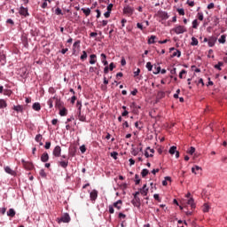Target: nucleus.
<instances>
[{"label":"nucleus","instance_id":"nucleus-1","mask_svg":"<svg viewBox=\"0 0 227 227\" xmlns=\"http://www.w3.org/2000/svg\"><path fill=\"white\" fill-rule=\"evenodd\" d=\"M173 31L176 35H184V33H187V28L184 26L178 25L173 28Z\"/></svg>","mask_w":227,"mask_h":227},{"label":"nucleus","instance_id":"nucleus-2","mask_svg":"<svg viewBox=\"0 0 227 227\" xmlns=\"http://www.w3.org/2000/svg\"><path fill=\"white\" fill-rule=\"evenodd\" d=\"M134 7L130 6V5H125L123 8V13L125 15H128V17H132V15H134Z\"/></svg>","mask_w":227,"mask_h":227},{"label":"nucleus","instance_id":"nucleus-3","mask_svg":"<svg viewBox=\"0 0 227 227\" xmlns=\"http://www.w3.org/2000/svg\"><path fill=\"white\" fill-rule=\"evenodd\" d=\"M168 153H170V155H175L176 153V159H178V157H180V152L176 151V146L175 145L169 148Z\"/></svg>","mask_w":227,"mask_h":227},{"label":"nucleus","instance_id":"nucleus-4","mask_svg":"<svg viewBox=\"0 0 227 227\" xmlns=\"http://www.w3.org/2000/svg\"><path fill=\"white\" fill-rule=\"evenodd\" d=\"M71 221L70 215L68 213L64 214L60 219H59V223H69Z\"/></svg>","mask_w":227,"mask_h":227},{"label":"nucleus","instance_id":"nucleus-5","mask_svg":"<svg viewBox=\"0 0 227 227\" xmlns=\"http://www.w3.org/2000/svg\"><path fill=\"white\" fill-rule=\"evenodd\" d=\"M52 154L54 155V157H61V146L59 145L55 146V148L53 149Z\"/></svg>","mask_w":227,"mask_h":227},{"label":"nucleus","instance_id":"nucleus-6","mask_svg":"<svg viewBox=\"0 0 227 227\" xmlns=\"http://www.w3.org/2000/svg\"><path fill=\"white\" fill-rule=\"evenodd\" d=\"M19 13H20V15H22L23 17L29 16V12H27V8H26L24 6L20 7Z\"/></svg>","mask_w":227,"mask_h":227},{"label":"nucleus","instance_id":"nucleus-7","mask_svg":"<svg viewBox=\"0 0 227 227\" xmlns=\"http://www.w3.org/2000/svg\"><path fill=\"white\" fill-rule=\"evenodd\" d=\"M59 166H60V168H63L64 169H67V168H68V159H60V160H59Z\"/></svg>","mask_w":227,"mask_h":227},{"label":"nucleus","instance_id":"nucleus-8","mask_svg":"<svg viewBox=\"0 0 227 227\" xmlns=\"http://www.w3.org/2000/svg\"><path fill=\"white\" fill-rule=\"evenodd\" d=\"M90 200L96 201L97 198H98V191L93 190L92 192H90Z\"/></svg>","mask_w":227,"mask_h":227},{"label":"nucleus","instance_id":"nucleus-9","mask_svg":"<svg viewBox=\"0 0 227 227\" xmlns=\"http://www.w3.org/2000/svg\"><path fill=\"white\" fill-rule=\"evenodd\" d=\"M132 205L134 207H141V199L139 197H134V199L131 200Z\"/></svg>","mask_w":227,"mask_h":227},{"label":"nucleus","instance_id":"nucleus-10","mask_svg":"<svg viewBox=\"0 0 227 227\" xmlns=\"http://www.w3.org/2000/svg\"><path fill=\"white\" fill-rule=\"evenodd\" d=\"M53 100H55V107H59V109L63 107V102H61V99L58 98V97L54 96Z\"/></svg>","mask_w":227,"mask_h":227},{"label":"nucleus","instance_id":"nucleus-11","mask_svg":"<svg viewBox=\"0 0 227 227\" xmlns=\"http://www.w3.org/2000/svg\"><path fill=\"white\" fill-rule=\"evenodd\" d=\"M215 42H217V37L211 36L208 38V47H214L215 45Z\"/></svg>","mask_w":227,"mask_h":227},{"label":"nucleus","instance_id":"nucleus-12","mask_svg":"<svg viewBox=\"0 0 227 227\" xmlns=\"http://www.w3.org/2000/svg\"><path fill=\"white\" fill-rule=\"evenodd\" d=\"M140 194L142 196H147L148 195V188L146 187V184H144L142 188L139 189Z\"/></svg>","mask_w":227,"mask_h":227},{"label":"nucleus","instance_id":"nucleus-13","mask_svg":"<svg viewBox=\"0 0 227 227\" xmlns=\"http://www.w3.org/2000/svg\"><path fill=\"white\" fill-rule=\"evenodd\" d=\"M187 205H190V207H192V208H196V204L194 203V199L193 198H190L187 200L186 201Z\"/></svg>","mask_w":227,"mask_h":227},{"label":"nucleus","instance_id":"nucleus-14","mask_svg":"<svg viewBox=\"0 0 227 227\" xmlns=\"http://www.w3.org/2000/svg\"><path fill=\"white\" fill-rule=\"evenodd\" d=\"M95 63H97V55L91 54L90 56V65H95Z\"/></svg>","mask_w":227,"mask_h":227},{"label":"nucleus","instance_id":"nucleus-15","mask_svg":"<svg viewBox=\"0 0 227 227\" xmlns=\"http://www.w3.org/2000/svg\"><path fill=\"white\" fill-rule=\"evenodd\" d=\"M42 162H47L49 160V153H43L41 156Z\"/></svg>","mask_w":227,"mask_h":227},{"label":"nucleus","instance_id":"nucleus-16","mask_svg":"<svg viewBox=\"0 0 227 227\" xmlns=\"http://www.w3.org/2000/svg\"><path fill=\"white\" fill-rule=\"evenodd\" d=\"M121 200H117L116 202L114 203V208H116L117 210H120L121 208Z\"/></svg>","mask_w":227,"mask_h":227},{"label":"nucleus","instance_id":"nucleus-17","mask_svg":"<svg viewBox=\"0 0 227 227\" xmlns=\"http://www.w3.org/2000/svg\"><path fill=\"white\" fill-rule=\"evenodd\" d=\"M15 209L13 208H10L8 211H7V215L8 217H15Z\"/></svg>","mask_w":227,"mask_h":227},{"label":"nucleus","instance_id":"nucleus-18","mask_svg":"<svg viewBox=\"0 0 227 227\" xmlns=\"http://www.w3.org/2000/svg\"><path fill=\"white\" fill-rule=\"evenodd\" d=\"M82 12H83V13H84V15H86V17H90V14L91 13V9L82 8Z\"/></svg>","mask_w":227,"mask_h":227},{"label":"nucleus","instance_id":"nucleus-19","mask_svg":"<svg viewBox=\"0 0 227 227\" xmlns=\"http://www.w3.org/2000/svg\"><path fill=\"white\" fill-rule=\"evenodd\" d=\"M13 110L17 113H22V111H24V108L22 107V106L18 105L13 106Z\"/></svg>","mask_w":227,"mask_h":227},{"label":"nucleus","instance_id":"nucleus-20","mask_svg":"<svg viewBox=\"0 0 227 227\" xmlns=\"http://www.w3.org/2000/svg\"><path fill=\"white\" fill-rule=\"evenodd\" d=\"M4 171L5 173H8V175H15V171H13L12 168L8 166L4 168Z\"/></svg>","mask_w":227,"mask_h":227},{"label":"nucleus","instance_id":"nucleus-21","mask_svg":"<svg viewBox=\"0 0 227 227\" xmlns=\"http://www.w3.org/2000/svg\"><path fill=\"white\" fill-rule=\"evenodd\" d=\"M54 102H55L54 98H51L48 100L47 105L49 106L50 109H52V107H54V105H53Z\"/></svg>","mask_w":227,"mask_h":227},{"label":"nucleus","instance_id":"nucleus-22","mask_svg":"<svg viewBox=\"0 0 227 227\" xmlns=\"http://www.w3.org/2000/svg\"><path fill=\"white\" fill-rule=\"evenodd\" d=\"M32 107L34 111H40V109H42L40 103H34Z\"/></svg>","mask_w":227,"mask_h":227},{"label":"nucleus","instance_id":"nucleus-23","mask_svg":"<svg viewBox=\"0 0 227 227\" xmlns=\"http://www.w3.org/2000/svg\"><path fill=\"white\" fill-rule=\"evenodd\" d=\"M78 120L80 121H86V115L82 114L81 112H78Z\"/></svg>","mask_w":227,"mask_h":227},{"label":"nucleus","instance_id":"nucleus-24","mask_svg":"<svg viewBox=\"0 0 227 227\" xmlns=\"http://www.w3.org/2000/svg\"><path fill=\"white\" fill-rule=\"evenodd\" d=\"M182 56V51H180V50H176L173 54H172V58L177 57L180 58Z\"/></svg>","mask_w":227,"mask_h":227},{"label":"nucleus","instance_id":"nucleus-25","mask_svg":"<svg viewBox=\"0 0 227 227\" xmlns=\"http://www.w3.org/2000/svg\"><path fill=\"white\" fill-rule=\"evenodd\" d=\"M219 43H226V35H222L221 37L218 39Z\"/></svg>","mask_w":227,"mask_h":227},{"label":"nucleus","instance_id":"nucleus-26","mask_svg":"<svg viewBox=\"0 0 227 227\" xmlns=\"http://www.w3.org/2000/svg\"><path fill=\"white\" fill-rule=\"evenodd\" d=\"M80 59H82V61H84V59H88V53L86 52V51H82V54L81 55Z\"/></svg>","mask_w":227,"mask_h":227},{"label":"nucleus","instance_id":"nucleus-27","mask_svg":"<svg viewBox=\"0 0 227 227\" xmlns=\"http://www.w3.org/2000/svg\"><path fill=\"white\" fill-rule=\"evenodd\" d=\"M157 38V36L155 35H151V37L148 39V43L152 44V43H155V39Z\"/></svg>","mask_w":227,"mask_h":227},{"label":"nucleus","instance_id":"nucleus-28","mask_svg":"<svg viewBox=\"0 0 227 227\" xmlns=\"http://www.w3.org/2000/svg\"><path fill=\"white\" fill-rule=\"evenodd\" d=\"M6 106V101L4 99H0V109H4Z\"/></svg>","mask_w":227,"mask_h":227},{"label":"nucleus","instance_id":"nucleus-29","mask_svg":"<svg viewBox=\"0 0 227 227\" xmlns=\"http://www.w3.org/2000/svg\"><path fill=\"white\" fill-rule=\"evenodd\" d=\"M154 71L153 74L157 75V74H160V66H154Z\"/></svg>","mask_w":227,"mask_h":227},{"label":"nucleus","instance_id":"nucleus-30","mask_svg":"<svg viewBox=\"0 0 227 227\" xmlns=\"http://www.w3.org/2000/svg\"><path fill=\"white\" fill-rule=\"evenodd\" d=\"M140 183H141V179L139 178V175L136 174L135 175V184H136V185H139Z\"/></svg>","mask_w":227,"mask_h":227},{"label":"nucleus","instance_id":"nucleus-31","mask_svg":"<svg viewBox=\"0 0 227 227\" xmlns=\"http://www.w3.org/2000/svg\"><path fill=\"white\" fill-rule=\"evenodd\" d=\"M59 114L61 115V116H67V108H62L60 111H59Z\"/></svg>","mask_w":227,"mask_h":227},{"label":"nucleus","instance_id":"nucleus-32","mask_svg":"<svg viewBox=\"0 0 227 227\" xmlns=\"http://www.w3.org/2000/svg\"><path fill=\"white\" fill-rule=\"evenodd\" d=\"M39 175H40V176H42V178H47V173H45V170H43V169H41L39 171Z\"/></svg>","mask_w":227,"mask_h":227},{"label":"nucleus","instance_id":"nucleus-33","mask_svg":"<svg viewBox=\"0 0 227 227\" xmlns=\"http://www.w3.org/2000/svg\"><path fill=\"white\" fill-rule=\"evenodd\" d=\"M203 212H208L210 210V206L208 204H204L202 207Z\"/></svg>","mask_w":227,"mask_h":227},{"label":"nucleus","instance_id":"nucleus-34","mask_svg":"<svg viewBox=\"0 0 227 227\" xmlns=\"http://www.w3.org/2000/svg\"><path fill=\"white\" fill-rule=\"evenodd\" d=\"M198 43H199V42H198V40L196 39V37H192L191 45L196 46V45H198Z\"/></svg>","mask_w":227,"mask_h":227},{"label":"nucleus","instance_id":"nucleus-35","mask_svg":"<svg viewBox=\"0 0 227 227\" xmlns=\"http://www.w3.org/2000/svg\"><path fill=\"white\" fill-rule=\"evenodd\" d=\"M145 67L149 72H152V68H153L152 62H147Z\"/></svg>","mask_w":227,"mask_h":227},{"label":"nucleus","instance_id":"nucleus-36","mask_svg":"<svg viewBox=\"0 0 227 227\" xmlns=\"http://www.w3.org/2000/svg\"><path fill=\"white\" fill-rule=\"evenodd\" d=\"M149 171L146 168H144L141 172L142 177L145 178L148 175Z\"/></svg>","mask_w":227,"mask_h":227},{"label":"nucleus","instance_id":"nucleus-37","mask_svg":"<svg viewBox=\"0 0 227 227\" xmlns=\"http://www.w3.org/2000/svg\"><path fill=\"white\" fill-rule=\"evenodd\" d=\"M76 106L78 107V113H81V109L82 108V102L77 101Z\"/></svg>","mask_w":227,"mask_h":227},{"label":"nucleus","instance_id":"nucleus-38","mask_svg":"<svg viewBox=\"0 0 227 227\" xmlns=\"http://www.w3.org/2000/svg\"><path fill=\"white\" fill-rule=\"evenodd\" d=\"M194 152H196V148L192 146L190 147V150L187 151V153H189L190 155H192Z\"/></svg>","mask_w":227,"mask_h":227},{"label":"nucleus","instance_id":"nucleus-39","mask_svg":"<svg viewBox=\"0 0 227 227\" xmlns=\"http://www.w3.org/2000/svg\"><path fill=\"white\" fill-rule=\"evenodd\" d=\"M111 157H113V159H114V160H116V159H118V153L117 152H113L110 153Z\"/></svg>","mask_w":227,"mask_h":227},{"label":"nucleus","instance_id":"nucleus-40","mask_svg":"<svg viewBox=\"0 0 227 227\" xmlns=\"http://www.w3.org/2000/svg\"><path fill=\"white\" fill-rule=\"evenodd\" d=\"M42 135H36L35 136V141H36V143H41L42 142Z\"/></svg>","mask_w":227,"mask_h":227},{"label":"nucleus","instance_id":"nucleus-41","mask_svg":"<svg viewBox=\"0 0 227 227\" xmlns=\"http://www.w3.org/2000/svg\"><path fill=\"white\" fill-rule=\"evenodd\" d=\"M192 27L193 29H198V20L192 21Z\"/></svg>","mask_w":227,"mask_h":227},{"label":"nucleus","instance_id":"nucleus-42","mask_svg":"<svg viewBox=\"0 0 227 227\" xmlns=\"http://www.w3.org/2000/svg\"><path fill=\"white\" fill-rule=\"evenodd\" d=\"M55 13H56V15H63V12L61 11V9L59 7H58L55 10Z\"/></svg>","mask_w":227,"mask_h":227},{"label":"nucleus","instance_id":"nucleus-43","mask_svg":"<svg viewBox=\"0 0 227 227\" xmlns=\"http://www.w3.org/2000/svg\"><path fill=\"white\" fill-rule=\"evenodd\" d=\"M161 17H162V19H165V20L169 19V15L166 12H163L161 13Z\"/></svg>","mask_w":227,"mask_h":227},{"label":"nucleus","instance_id":"nucleus-44","mask_svg":"<svg viewBox=\"0 0 227 227\" xmlns=\"http://www.w3.org/2000/svg\"><path fill=\"white\" fill-rule=\"evenodd\" d=\"M221 67H223V62H218V64L215 65L216 70H221Z\"/></svg>","mask_w":227,"mask_h":227},{"label":"nucleus","instance_id":"nucleus-45","mask_svg":"<svg viewBox=\"0 0 227 227\" xmlns=\"http://www.w3.org/2000/svg\"><path fill=\"white\" fill-rule=\"evenodd\" d=\"M177 12L179 15H185V11L184 10V8L177 9Z\"/></svg>","mask_w":227,"mask_h":227},{"label":"nucleus","instance_id":"nucleus-46","mask_svg":"<svg viewBox=\"0 0 227 227\" xmlns=\"http://www.w3.org/2000/svg\"><path fill=\"white\" fill-rule=\"evenodd\" d=\"M104 17H106V19H109V17H111V11H107L106 12H105Z\"/></svg>","mask_w":227,"mask_h":227},{"label":"nucleus","instance_id":"nucleus-47","mask_svg":"<svg viewBox=\"0 0 227 227\" xmlns=\"http://www.w3.org/2000/svg\"><path fill=\"white\" fill-rule=\"evenodd\" d=\"M114 67H114V63L112 62V63H110L108 69H109L111 72H113V70H114Z\"/></svg>","mask_w":227,"mask_h":227},{"label":"nucleus","instance_id":"nucleus-48","mask_svg":"<svg viewBox=\"0 0 227 227\" xmlns=\"http://www.w3.org/2000/svg\"><path fill=\"white\" fill-rule=\"evenodd\" d=\"M184 74H187V71H185V69H183V70L179 73V78H180V79H183Z\"/></svg>","mask_w":227,"mask_h":227},{"label":"nucleus","instance_id":"nucleus-49","mask_svg":"<svg viewBox=\"0 0 227 227\" xmlns=\"http://www.w3.org/2000/svg\"><path fill=\"white\" fill-rule=\"evenodd\" d=\"M141 74V69L137 68V71L134 72V77H137Z\"/></svg>","mask_w":227,"mask_h":227},{"label":"nucleus","instance_id":"nucleus-50","mask_svg":"<svg viewBox=\"0 0 227 227\" xmlns=\"http://www.w3.org/2000/svg\"><path fill=\"white\" fill-rule=\"evenodd\" d=\"M80 151H81L82 153H86V145H82V146H80Z\"/></svg>","mask_w":227,"mask_h":227},{"label":"nucleus","instance_id":"nucleus-51","mask_svg":"<svg viewBox=\"0 0 227 227\" xmlns=\"http://www.w3.org/2000/svg\"><path fill=\"white\" fill-rule=\"evenodd\" d=\"M121 67H125V65H127V60H125V58L121 59Z\"/></svg>","mask_w":227,"mask_h":227},{"label":"nucleus","instance_id":"nucleus-52","mask_svg":"<svg viewBox=\"0 0 227 227\" xmlns=\"http://www.w3.org/2000/svg\"><path fill=\"white\" fill-rule=\"evenodd\" d=\"M186 4L192 7L194 6V1L187 0Z\"/></svg>","mask_w":227,"mask_h":227},{"label":"nucleus","instance_id":"nucleus-53","mask_svg":"<svg viewBox=\"0 0 227 227\" xmlns=\"http://www.w3.org/2000/svg\"><path fill=\"white\" fill-rule=\"evenodd\" d=\"M125 217H127V215L123 213H119V219H125Z\"/></svg>","mask_w":227,"mask_h":227},{"label":"nucleus","instance_id":"nucleus-54","mask_svg":"<svg viewBox=\"0 0 227 227\" xmlns=\"http://www.w3.org/2000/svg\"><path fill=\"white\" fill-rule=\"evenodd\" d=\"M90 36L91 38H95V36H98V34L97 32H92V33L90 34Z\"/></svg>","mask_w":227,"mask_h":227},{"label":"nucleus","instance_id":"nucleus-55","mask_svg":"<svg viewBox=\"0 0 227 227\" xmlns=\"http://www.w3.org/2000/svg\"><path fill=\"white\" fill-rule=\"evenodd\" d=\"M198 19H199V20H203V12L198 13Z\"/></svg>","mask_w":227,"mask_h":227},{"label":"nucleus","instance_id":"nucleus-56","mask_svg":"<svg viewBox=\"0 0 227 227\" xmlns=\"http://www.w3.org/2000/svg\"><path fill=\"white\" fill-rule=\"evenodd\" d=\"M44 148H45L46 150H49V148H51V142H46V143H45V145H44Z\"/></svg>","mask_w":227,"mask_h":227},{"label":"nucleus","instance_id":"nucleus-57","mask_svg":"<svg viewBox=\"0 0 227 227\" xmlns=\"http://www.w3.org/2000/svg\"><path fill=\"white\" fill-rule=\"evenodd\" d=\"M153 198H154V200H156V201H160V197H159V194L155 193L153 195Z\"/></svg>","mask_w":227,"mask_h":227},{"label":"nucleus","instance_id":"nucleus-58","mask_svg":"<svg viewBox=\"0 0 227 227\" xmlns=\"http://www.w3.org/2000/svg\"><path fill=\"white\" fill-rule=\"evenodd\" d=\"M0 212L2 213L3 215H4L6 214V207H2L0 209Z\"/></svg>","mask_w":227,"mask_h":227},{"label":"nucleus","instance_id":"nucleus-59","mask_svg":"<svg viewBox=\"0 0 227 227\" xmlns=\"http://www.w3.org/2000/svg\"><path fill=\"white\" fill-rule=\"evenodd\" d=\"M145 156L146 157V159H148L149 157H153V154H149L148 151H145Z\"/></svg>","mask_w":227,"mask_h":227},{"label":"nucleus","instance_id":"nucleus-60","mask_svg":"<svg viewBox=\"0 0 227 227\" xmlns=\"http://www.w3.org/2000/svg\"><path fill=\"white\" fill-rule=\"evenodd\" d=\"M96 12H97V16H96L97 19H100V15H101L100 10L97 9Z\"/></svg>","mask_w":227,"mask_h":227},{"label":"nucleus","instance_id":"nucleus-61","mask_svg":"<svg viewBox=\"0 0 227 227\" xmlns=\"http://www.w3.org/2000/svg\"><path fill=\"white\" fill-rule=\"evenodd\" d=\"M109 212L114 214V207L113 206H109Z\"/></svg>","mask_w":227,"mask_h":227},{"label":"nucleus","instance_id":"nucleus-62","mask_svg":"<svg viewBox=\"0 0 227 227\" xmlns=\"http://www.w3.org/2000/svg\"><path fill=\"white\" fill-rule=\"evenodd\" d=\"M214 8V3H210L208 5H207V10H212Z\"/></svg>","mask_w":227,"mask_h":227},{"label":"nucleus","instance_id":"nucleus-63","mask_svg":"<svg viewBox=\"0 0 227 227\" xmlns=\"http://www.w3.org/2000/svg\"><path fill=\"white\" fill-rule=\"evenodd\" d=\"M111 10H113V4H109L107 5V11H108V12H111Z\"/></svg>","mask_w":227,"mask_h":227},{"label":"nucleus","instance_id":"nucleus-64","mask_svg":"<svg viewBox=\"0 0 227 227\" xmlns=\"http://www.w3.org/2000/svg\"><path fill=\"white\" fill-rule=\"evenodd\" d=\"M129 114V111L127 110H124L122 113H121V116H127Z\"/></svg>","mask_w":227,"mask_h":227}]
</instances>
